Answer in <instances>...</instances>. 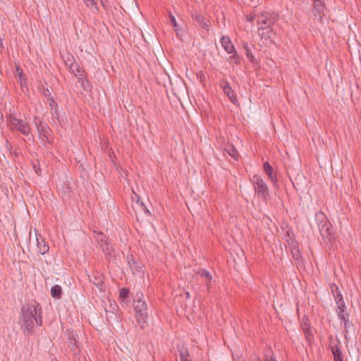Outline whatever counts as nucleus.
I'll list each match as a JSON object with an SVG mask.
<instances>
[{"label":"nucleus","instance_id":"15","mask_svg":"<svg viewBox=\"0 0 361 361\" xmlns=\"http://www.w3.org/2000/svg\"><path fill=\"white\" fill-rule=\"evenodd\" d=\"M135 317L140 329L145 331L149 327V314H140Z\"/></svg>","mask_w":361,"mask_h":361},{"label":"nucleus","instance_id":"37","mask_svg":"<svg viewBox=\"0 0 361 361\" xmlns=\"http://www.w3.org/2000/svg\"><path fill=\"white\" fill-rule=\"evenodd\" d=\"M291 253H292V255H293V257L296 259V260H299L300 259H301V254H300V252L299 250V249L298 247H294L291 250Z\"/></svg>","mask_w":361,"mask_h":361},{"label":"nucleus","instance_id":"43","mask_svg":"<svg viewBox=\"0 0 361 361\" xmlns=\"http://www.w3.org/2000/svg\"><path fill=\"white\" fill-rule=\"evenodd\" d=\"M228 153L235 159H238V152H237L236 149L233 147H231V151H228Z\"/></svg>","mask_w":361,"mask_h":361},{"label":"nucleus","instance_id":"20","mask_svg":"<svg viewBox=\"0 0 361 361\" xmlns=\"http://www.w3.org/2000/svg\"><path fill=\"white\" fill-rule=\"evenodd\" d=\"M37 251L42 255L46 254L49 250L48 244L40 235L37 236Z\"/></svg>","mask_w":361,"mask_h":361},{"label":"nucleus","instance_id":"5","mask_svg":"<svg viewBox=\"0 0 361 361\" xmlns=\"http://www.w3.org/2000/svg\"><path fill=\"white\" fill-rule=\"evenodd\" d=\"M6 119L8 122V128L12 132L18 131L25 136L30 134L31 128L29 123L23 119L18 118L16 114H9L6 116Z\"/></svg>","mask_w":361,"mask_h":361},{"label":"nucleus","instance_id":"29","mask_svg":"<svg viewBox=\"0 0 361 361\" xmlns=\"http://www.w3.org/2000/svg\"><path fill=\"white\" fill-rule=\"evenodd\" d=\"M65 335L67 337L68 341H74L78 339L77 333L73 330L67 329L65 332Z\"/></svg>","mask_w":361,"mask_h":361},{"label":"nucleus","instance_id":"9","mask_svg":"<svg viewBox=\"0 0 361 361\" xmlns=\"http://www.w3.org/2000/svg\"><path fill=\"white\" fill-rule=\"evenodd\" d=\"M142 292H137L133 301V307L135 312V315L140 314H149L147 305L143 300Z\"/></svg>","mask_w":361,"mask_h":361},{"label":"nucleus","instance_id":"25","mask_svg":"<svg viewBox=\"0 0 361 361\" xmlns=\"http://www.w3.org/2000/svg\"><path fill=\"white\" fill-rule=\"evenodd\" d=\"M68 347L73 353V355H79L80 354V347L78 341H68Z\"/></svg>","mask_w":361,"mask_h":361},{"label":"nucleus","instance_id":"56","mask_svg":"<svg viewBox=\"0 0 361 361\" xmlns=\"http://www.w3.org/2000/svg\"><path fill=\"white\" fill-rule=\"evenodd\" d=\"M266 361H271V360H269L267 358L266 359Z\"/></svg>","mask_w":361,"mask_h":361},{"label":"nucleus","instance_id":"21","mask_svg":"<svg viewBox=\"0 0 361 361\" xmlns=\"http://www.w3.org/2000/svg\"><path fill=\"white\" fill-rule=\"evenodd\" d=\"M63 199H70L72 193V188L68 181L63 182L61 186Z\"/></svg>","mask_w":361,"mask_h":361},{"label":"nucleus","instance_id":"39","mask_svg":"<svg viewBox=\"0 0 361 361\" xmlns=\"http://www.w3.org/2000/svg\"><path fill=\"white\" fill-rule=\"evenodd\" d=\"M169 18H170V22H171V25H173V30L175 31H177L178 30V23L176 22L175 16L170 13Z\"/></svg>","mask_w":361,"mask_h":361},{"label":"nucleus","instance_id":"11","mask_svg":"<svg viewBox=\"0 0 361 361\" xmlns=\"http://www.w3.org/2000/svg\"><path fill=\"white\" fill-rule=\"evenodd\" d=\"M128 264L133 274L144 272V266L139 259H137L133 254L127 255Z\"/></svg>","mask_w":361,"mask_h":361},{"label":"nucleus","instance_id":"48","mask_svg":"<svg viewBox=\"0 0 361 361\" xmlns=\"http://www.w3.org/2000/svg\"><path fill=\"white\" fill-rule=\"evenodd\" d=\"M271 180H272V184H275V181L276 180V175H274L272 173V178H271Z\"/></svg>","mask_w":361,"mask_h":361},{"label":"nucleus","instance_id":"38","mask_svg":"<svg viewBox=\"0 0 361 361\" xmlns=\"http://www.w3.org/2000/svg\"><path fill=\"white\" fill-rule=\"evenodd\" d=\"M47 102H49V106L51 111H53L54 109H56L57 106H59L57 102L55 101L53 97H49Z\"/></svg>","mask_w":361,"mask_h":361},{"label":"nucleus","instance_id":"28","mask_svg":"<svg viewBox=\"0 0 361 361\" xmlns=\"http://www.w3.org/2000/svg\"><path fill=\"white\" fill-rule=\"evenodd\" d=\"M243 47L245 50V54L247 56V58L252 62H254L255 57L252 53V51L249 47V44L247 42L243 43Z\"/></svg>","mask_w":361,"mask_h":361},{"label":"nucleus","instance_id":"31","mask_svg":"<svg viewBox=\"0 0 361 361\" xmlns=\"http://www.w3.org/2000/svg\"><path fill=\"white\" fill-rule=\"evenodd\" d=\"M135 195H136L137 197V200H136V203L139 204L141 209H143V211L145 212V213L147 214V215H151V213L148 210V209L147 208L146 205L144 204V202L141 200V198L140 197L139 195H137V194L135 193Z\"/></svg>","mask_w":361,"mask_h":361},{"label":"nucleus","instance_id":"34","mask_svg":"<svg viewBox=\"0 0 361 361\" xmlns=\"http://www.w3.org/2000/svg\"><path fill=\"white\" fill-rule=\"evenodd\" d=\"M179 356L180 361H191L188 359L189 354L187 349L180 350Z\"/></svg>","mask_w":361,"mask_h":361},{"label":"nucleus","instance_id":"55","mask_svg":"<svg viewBox=\"0 0 361 361\" xmlns=\"http://www.w3.org/2000/svg\"><path fill=\"white\" fill-rule=\"evenodd\" d=\"M272 361H276V360L272 357Z\"/></svg>","mask_w":361,"mask_h":361},{"label":"nucleus","instance_id":"54","mask_svg":"<svg viewBox=\"0 0 361 361\" xmlns=\"http://www.w3.org/2000/svg\"><path fill=\"white\" fill-rule=\"evenodd\" d=\"M51 361H58V360L56 357H54Z\"/></svg>","mask_w":361,"mask_h":361},{"label":"nucleus","instance_id":"1","mask_svg":"<svg viewBox=\"0 0 361 361\" xmlns=\"http://www.w3.org/2000/svg\"><path fill=\"white\" fill-rule=\"evenodd\" d=\"M42 307L39 303L23 305L20 309L19 324L25 336H30L35 333V323L37 326L42 325Z\"/></svg>","mask_w":361,"mask_h":361},{"label":"nucleus","instance_id":"2","mask_svg":"<svg viewBox=\"0 0 361 361\" xmlns=\"http://www.w3.org/2000/svg\"><path fill=\"white\" fill-rule=\"evenodd\" d=\"M259 35L261 37L259 44L269 47L271 45V15L262 13L257 18Z\"/></svg>","mask_w":361,"mask_h":361},{"label":"nucleus","instance_id":"45","mask_svg":"<svg viewBox=\"0 0 361 361\" xmlns=\"http://www.w3.org/2000/svg\"><path fill=\"white\" fill-rule=\"evenodd\" d=\"M43 95L46 97L47 100H48L49 97H52L49 89L47 88L44 90Z\"/></svg>","mask_w":361,"mask_h":361},{"label":"nucleus","instance_id":"51","mask_svg":"<svg viewBox=\"0 0 361 361\" xmlns=\"http://www.w3.org/2000/svg\"><path fill=\"white\" fill-rule=\"evenodd\" d=\"M253 19H254V18L252 16H247V20L249 21H252Z\"/></svg>","mask_w":361,"mask_h":361},{"label":"nucleus","instance_id":"14","mask_svg":"<svg viewBox=\"0 0 361 361\" xmlns=\"http://www.w3.org/2000/svg\"><path fill=\"white\" fill-rule=\"evenodd\" d=\"M221 46L228 54H231L235 51V47L232 43L231 39L228 36H223L220 39Z\"/></svg>","mask_w":361,"mask_h":361},{"label":"nucleus","instance_id":"16","mask_svg":"<svg viewBox=\"0 0 361 361\" xmlns=\"http://www.w3.org/2000/svg\"><path fill=\"white\" fill-rule=\"evenodd\" d=\"M331 293L335 300L336 304L344 301L341 291L338 286L335 283H331L330 286Z\"/></svg>","mask_w":361,"mask_h":361},{"label":"nucleus","instance_id":"24","mask_svg":"<svg viewBox=\"0 0 361 361\" xmlns=\"http://www.w3.org/2000/svg\"><path fill=\"white\" fill-rule=\"evenodd\" d=\"M15 76L17 78L18 81L22 87H27V78L23 73V69L19 66H17L16 68Z\"/></svg>","mask_w":361,"mask_h":361},{"label":"nucleus","instance_id":"53","mask_svg":"<svg viewBox=\"0 0 361 361\" xmlns=\"http://www.w3.org/2000/svg\"><path fill=\"white\" fill-rule=\"evenodd\" d=\"M187 298H190V293L188 292L186 293Z\"/></svg>","mask_w":361,"mask_h":361},{"label":"nucleus","instance_id":"44","mask_svg":"<svg viewBox=\"0 0 361 361\" xmlns=\"http://www.w3.org/2000/svg\"><path fill=\"white\" fill-rule=\"evenodd\" d=\"M118 309V307L117 306V305L116 303H114V305L112 304H110V312H111L112 314H114L115 315H116V313H114V311H117Z\"/></svg>","mask_w":361,"mask_h":361},{"label":"nucleus","instance_id":"32","mask_svg":"<svg viewBox=\"0 0 361 361\" xmlns=\"http://www.w3.org/2000/svg\"><path fill=\"white\" fill-rule=\"evenodd\" d=\"M75 62L76 61H75V59L73 58V56L72 55L68 54L67 59L65 61V65L66 67L68 68L69 71H71V67L73 66V65L75 63Z\"/></svg>","mask_w":361,"mask_h":361},{"label":"nucleus","instance_id":"40","mask_svg":"<svg viewBox=\"0 0 361 361\" xmlns=\"http://www.w3.org/2000/svg\"><path fill=\"white\" fill-rule=\"evenodd\" d=\"M264 169L268 177L271 179V164L269 163V161L264 162Z\"/></svg>","mask_w":361,"mask_h":361},{"label":"nucleus","instance_id":"23","mask_svg":"<svg viewBox=\"0 0 361 361\" xmlns=\"http://www.w3.org/2000/svg\"><path fill=\"white\" fill-rule=\"evenodd\" d=\"M78 82L80 84L82 88L86 92H90L92 86L90 80L86 78L85 75L78 78Z\"/></svg>","mask_w":361,"mask_h":361},{"label":"nucleus","instance_id":"33","mask_svg":"<svg viewBox=\"0 0 361 361\" xmlns=\"http://www.w3.org/2000/svg\"><path fill=\"white\" fill-rule=\"evenodd\" d=\"M350 317H345V318L340 319L341 322L344 324V329L346 331L353 326L352 322L349 319Z\"/></svg>","mask_w":361,"mask_h":361},{"label":"nucleus","instance_id":"18","mask_svg":"<svg viewBox=\"0 0 361 361\" xmlns=\"http://www.w3.org/2000/svg\"><path fill=\"white\" fill-rule=\"evenodd\" d=\"M198 274L205 279V286L207 291L209 293L212 287V276L205 269H200Z\"/></svg>","mask_w":361,"mask_h":361},{"label":"nucleus","instance_id":"4","mask_svg":"<svg viewBox=\"0 0 361 361\" xmlns=\"http://www.w3.org/2000/svg\"><path fill=\"white\" fill-rule=\"evenodd\" d=\"M94 238L105 255L107 260L115 257V248L109 242V238L102 231H94Z\"/></svg>","mask_w":361,"mask_h":361},{"label":"nucleus","instance_id":"13","mask_svg":"<svg viewBox=\"0 0 361 361\" xmlns=\"http://www.w3.org/2000/svg\"><path fill=\"white\" fill-rule=\"evenodd\" d=\"M192 18L202 29L207 31L209 30L210 25L209 20L204 16L200 13H195L192 14Z\"/></svg>","mask_w":361,"mask_h":361},{"label":"nucleus","instance_id":"22","mask_svg":"<svg viewBox=\"0 0 361 361\" xmlns=\"http://www.w3.org/2000/svg\"><path fill=\"white\" fill-rule=\"evenodd\" d=\"M51 128L49 127L47 124H45L43 128H41L40 131H38L40 138L42 139L43 142L50 143L49 136H50Z\"/></svg>","mask_w":361,"mask_h":361},{"label":"nucleus","instance_id":"26","mask_svg":"<svg viewBox=\"0 0 361 361\" xmlns=\"http://www.w3.org/2000/svg\"><path fill=\"white\" fill-rule=\"evenodd\" d=\"M75 77H80L83 76V75H86V73L85 70L78 63L75 62V63L73 65V67H71V69L70 71Z\"/></svg>","mask_w":361,"mask_h":361},{"label":"nucleus","instance_id":"36","mask_svg":"<svg viewBox=\"0 0 361 361\" xmlns=\"http://www.w3.org/2000/svg\"><path fill=\"white\" fill-rule=\"evenodd\" d=\"M93 283L99 290H102L104 287L103 281L100 277H94Z\"/></svg>","mask_w":361,"mask_h":361},{"label":"nucleus","instance_id":"30","mask_svg":"<svg viewBox=\"0 0 361 361\" xmlns=\"http://www.w3.org/2000/svg\"><path fill=\"white\" fill-rule=\"evenodd\" d=\"M231 54L232 55L230 56L229 60L235 64H240L241 62V57L238 54L236 50L235 49V51Z\"/></svg>","mask_w":361,"mask_h":361},{"label":"nucleus","instance_id":"49","mask_svg":"<svg viewBox=\"0 0 361 361\" xmlns=\"http://www.w3.org/2000/svg\"><path fill=\"white\" fill-rule=\"evenodd\" d=\"M102 5L104 6V8H106L108 6H106L105 1L106 0H100Z\"/></svg>","mask_w":361,"mask_h":361},{"label":"nucleus","instance_id":"17","mask_svg":"<svg viewBox=\"0 0 361 361\" xmlns=\"http://www.w3.org/2000/svg\"><path fill=\"white\" fill-rule=\"evenodd\" d=\"M130 289L128 288H122L120 290L119 300L122 306H128L130 304Z\"/></svg>","mask_w":361,"mask_h":361},{"label":"nucleus","instance_id":"46","mask_svg":"<svg viewBox=\"0 0 361 361\" xmlns=\"http://www.w3.org/2000/svg\"><path fill=\"white\" fill-rule=\"evenodd\" d=\"M279 15H278L277 13H272V23H273L274 21L277 20H278V18H279Z\"/></svg>","mask_w":361,"mask_h":361},{"label":"nucleus","instance_id":"6","mask_svg":"<svg viewBox=\"0 0 361 361\" xmlns=\"http://www.w3.org/2000/svg\"><path fill=\"white\" fill-rule=\"evenodd\" d=\"M250 180L258 197L265 201L269 197V188L265 181L260 176L257 174L254 175L252 178H250Z\"/></svg>","mask_w":361,"mask_h":361},{"label":"nucleus","instance_id":"52","mask_svg":"<svg viewBox=\"0 0 361 361\" xmlns=\"http://www.w3.org/2000/svg\"><path fill=\"white\" fill-rule=\"evenodd\" d=\"M4 48L2 39L0 38V50Z\"/></svg>","mask_w":361,"mask_h":361},{"label":"nucleus","instance_id":"35","mask_svg":"<svg viewBox=\"0 0 361 361\" xmlns=\"http://www.w3.org/2000/svg\"><path fill=\"white\" fill-rule=\"evenodd\" d=\"M34 123L37 129V131H40L41 128H43L45 124L42 123V119L38 116H35Z\"/></svg>","mask_w":361,"mask_h":361},{"label":"nucleus","instance_id":"19","mask_svg":"<svg viewBox=\"0 0 361 361\" xmlns=\"http://www.w3.org/2000/svg\"><path fill=\"white\" fill-rule=\"evenodd\" d=\"M337 305L336 312L337 313L338 319H343L345 317H350V314L347 310V306L345 303V301L339 302Z\"/></svg>","mask_w":361,"mask_h":361},{"label":"nucleus","instance_id":"7","mask_svg":"<svg viewBox=\"0 0 361 361\" xmlns=\"http://www.w3.org/2000/svg\"><path fill=\"white\" fill-rule=\"evenodd\" d=\"M312 12L314 20L322 23L327 11L326 0H312Z\"/></svg>","mask_w":361,"mask_h":361},{"label":"nucleus","instance_id":"3","mask_svg":"<svg viewBox=\"0 0 361 361\" xmlns=\"http://www.w3.org/2000/svg\"><path fill=\"white\" fill-rule=\"evenodd\" d=\"M315 219L322 238L330 240L334 237V230L327 216L322 211H319L315 214Z\"/></svg>","mask_w":361,"mask_h":361},{"label":"nucleus","instance_id":"47","mask_svg":"<svg viewBox=\"0 0 361 361\" xmlns=\"http://www.w3.org/2000/svg\"><path fill=\"white\" fill-rule=\"evenodd\" d=\"M6 146H7V148L10 150V153H11V149L12 146L8 140L6 141Z\"/></svg>","mask_w":361,"mask_h":361},{"label":"nucleus","instance_id":"42","mask_svg":"<svg viewBox=\"0 0 361 361\" xmlns=\"http://www.w3.org/2000/svg\"><path fill=\"white\" fill-rule=\"evenodd\" d=\"M84 3L87 7L92 8L96 6V1L94 0H83Z\"/></svg>","mask_w":361,"mask_h":361},{"label":"nucleus","instance_id":"10","mask_svg":"<svg viewBox=\"0 0 361 361\" xmlns=\"http://www.w3.org/2000/svg\"><path fill=\"white\" fill-rule=\"evenodd\" d=\"M300 327L304 333L305 337L307 343L310 345H311L312 341H314V337L311 330L310 320L307 315L303 316L300 323Z\"/></svg>","mask_w":361,"mask_h":361},{"label":"nucleus","instance_id":"27","mask_svg":"<svg viewBox=\"0 0 361 361\" xmlns=\"http://www.w3.org/2000/svg\"><path fill=\"white\" fill-rule=\"evenodd\" d=\"M50 293L52 298L55 299H60L63 294L62 288L59 285H54L51 287Z\"/></svg>","mask_w":361,"mask_h":361},{"label":"nucleus","instance_id":"41","mask_svg":"<svg viewBox=\"0 0 361 361\" xmlns=\"http://www.w3.org/2000/svg\"><path fill=\"white\" fill-rule=\"evenodd\" d=\"M51 113L53 116H54L56 119H59L60 118V112L59 109V106H57L56 109H54L53 111H51Z\"/></svg>","mask_w":361,"mask_h":361},{"label":"nucleus","instance_id":"8","mask_svg":"<svg viewBox=\"0 0 361 361\" xmlns=\"http://www.w3.org/2000/svg\"><path fill=\"white\" fill-rule=\"evenodd\" d=\"M329 348L334 356V361H343V354L341 350V342L338 337H329Z\"/></svg>","mask_w":361,"mask_h":361},{"label":"nucleus","instance_id":"50","mask_svg":"<svg viewBox=\"0 0 361 361\" xmlns=\"http://www.w3.org/2000/svg\"><path fill=\"white\" fill-rule=\"evenodd\" d=\"M34 169L37 173H38V171H40V168L39 167L37 168L36 166H34Z\"/></svg>","mask_w":361,"mask_h":361},{"label":"nucleus","instance_id":"12","mask_svg":"<svg viewBox=\"0 0 361 361\" xmlns=\"http://www.w3.org/2000/svg\"><path fill=\"white\" fill-rule=\"evenodd\" d=\"M220 86L222 88L224 93L227 95L231 102L235 104L238 102L236 95L229 82L227 80H221Z\"/></svg>","mask_w":361,"mask_h":361}]
</instances>
